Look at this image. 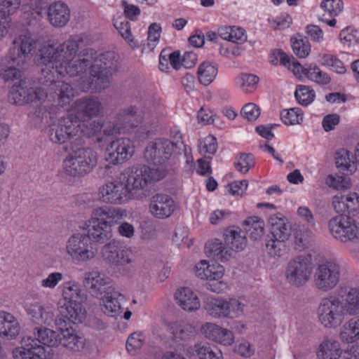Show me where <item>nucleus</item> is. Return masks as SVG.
Listing matches in <instances>:
<instances>
[{
	"mask_svg": "<svg viewBox=\"0 0 359 359\" xmlns=\"http://www.w3.org/2000/svg\"><path fill=\"white\" fill-rule=\"evenodd\" d=\"M63 279L60 272H52L41 281V286L43 288L54 289Z\"/></svg>",
	"mask_w": 359,
	"mask_h": 359,
	"instance_id": "63",
	"label": "nucleus"
},
{
	"mask_svg": "<svg viewBox=\"0 0 359 359\" xmlns=\"http://www.w3.org/2000/svg\"><path fill=\"white\" fill-rule=\"evenodd\" d=\"M342 271V262L338 259L326 260L319 264L314 273L316 287L325 292L333 290L339 283Z\"/></svg>",
	"mask_w": 359,
	"mask_h": 359,
	"instance_id": "10",
	"label": "nucleus"
},
{
	"mask_svg": "<svg viewBox=\"0 0 359 359\" xmlns=\"http://www.w3.org/2000/svg\"><path fill=\"white\" fill-rule=\"evenodd\" d=\"M340 300L346 316H359V287L347 288Z\"/></svg>",
	"mask_w": 359,
	"mask_h": 359,
	"instance_id": "31",
	"label": "nucleus"
},
{
	"mask_svg": "<svg viewBox=\"0 0 359 359\" xmlns=\"http://www.w3.org/2000/svg\"><path fill=\"white\" fill-rule=\"evenodd\" d=\"M337 167L342 172L353 173L356 170L355 156L346 149H341L335 154Z\"/></svg>",
	"mask_w": 359,
	"mask_h": 359,
	"instance_id": "39",
	"label": "nucleus"
},
{
	"mask_svg": "<svg viewBox=\"0 0 359 359\" xmlns=\"http://www.w3.org/2000/svg\"><path fill=\"white\" fill-rule=\"evenodd\" d=\"M305 76L309 80L322 86L327 85L331 81V78L328 74L322 71L317 65L306 68Z\"/></svg>",
	"mask_w": 359,
	"mask_h": 359,
	"instance_id": "47",
	"label": "nucleus"
},
{
	"mask_svg": "<svg viewBox=\"0 0 359 359\" xmlns=\"http://www.w3.org/2000/svg\"><path fill=\"white\" fill-rule=\"evenodd\" d=\"M70 151L83 170L85 175L90 173L96 166L97 162V153L88 147L81 144H75L71 142Z\"/></svg>",
	"mask_w": 359,
	"mask_h": 359,
	"instance_id": "21",
	"label": "nucleus"
},
{
	"mask_svg": "<svg viewBox=\"0 0 359 359\" xmlns=\"http://www.w3.org/2000/svg\"><path fill=\"white\" fill-rule=\"evenodd\" d=\"M320 63L323 66L328 67L337 74H345L346 69L337 57L331 54H323L320 55Z\"/></svg>",
	"mask_w": 359,
	"mask_h": 359,
	"instance_id": "46",
	"label": "nucleus"
},
{
	"mask_svg": "<svg viewBox=\"0 0 359 359\" xmlns=\"http://www.w3.org/2000/svg\"><path fill=\"white\" fill-rule=\"evenodd\" d=\"M144 337L141 332L132 333L126 341V349L131 355H135L142 348L144 341Z\"/></svg>",
	"mask_w": 359,
	"mask_h": 359,
	"instance_id": "53",
	"label": "nucleus"
},
{
	"mask_svg": "<svg viewBox=\"0 0 359 359\" xmlns=\"http://www.w3.org/2000/svg\"><path fill=\"white\" fill-rule=\"evenodd\" d=\"M339 337L341 341L346 344L359 341V316H352L343 324Z\"/></svg>",
	"mask_w": 359,
	"mask_h": 359,
	"instance_id": "32",
	"label": "nucleus"
},
{
	"mask_svg": "<svg viewBox=\"0 0 359 359\" xmlns=\"http://www.w3.org/2000/svg\"><path fill=\"white\" fill-rule=\"evenodd\" d=\"M285 241H278L276 238L270 237L266 244L268 253L273 257H280L285 248Z\"/></svg>",
	"mask_w": 359,
	"mask_h": 359,
	"instance_id": "61",
	"label": "nucleus"
},
{
	"mask_svg": "<svg viewBox=\"0 0 359 359\" xmlns=\"http://www.w3.org/2000/svg\"><path fill=\"white\" fill-rule=\"evenodd\" d=\"M168 331L175 341H187L195 333V328L184 321H177L168 325Z\"/></svg>",
	"mask_w": 359,
	"mask_h": 359,
	"instance_id": "35",
	"label": "nucleus"
},
{
	"mask_svg": "<svg viewBox=\"0 0 359 359\" xmlns=\"http://www.w3.org/2000/svg\"><path fill=\"white\" fill-rule=\"evenodd\" d=\"M13 359H52L51 349L39 344L31 336H24L20 341V346L12 351Z\"/></svg>",
	"mask_w": 359,
	"mask_h": 359,
	"instance_id": "16",
	"label": "nucleus"
},
{
	"mask_svg": "<svg viewBox=\"0 0 359 359\" xmlns=\"http://www.w3.org/2000/svg\"><path fill=\"white\" fill-rule=\"evenodd\" d=\"M20 332V325L18 319L11 313L0 311V337L13 340Z\"/></svg>",
	"mask_w": 359,
	"mask_h": 359,
	"instance_id": "28",
	"label": "nucleus"
},
{
	"mask_svg": "<svg viewBox=\"0 0 359 359\" xmlns=\"http://www.w3.org/2000/svg\"><path fill=\"white\" fill-rule=\"evenodd\" d=\"M161 26L157 23H152L148 29V37L147 46L149 48L153 49L155 43L160 39Z\"/></svg>",
	"mask_w": 359,
	"mask_h": 359,
	"instance_id": "64",
	"label": "nucleus"
},
{
	"mask_svg": "<svg viewBox=\"0 0 359 359\" xmlns=\"http://www.w3.org/2000/svg\"><path fill=\"white\" fill-rule=\"evenodd\" d=\"M61 314L73 323H81L86 317L82 301L65 302L60 308Z\"/></svg>",
	"mask_w": 359,
	"mask_h": 359,
	"instance_id": "34",
	"label": "nucleus"
},
{
	"mask_svg": "<svg viewBox=\"0 0 359 359\" xmlns=\"http://www.w3.org/2000/svg\"><path fill=\"white\" fill-rule=\"evenodd\" d=\"M34 334L35 336L34 339H36L39 344L48 348H50V346L56 345L59 341V339L57 340L59 334L49 328L36 327Z\"/></svg>",
	"mask_w": 359,
	"mask_h": 359,
	"instance_id": "41",
	"label": "nucleus"
},
{
	"mask_svg": "<svg viewBox=\"0 0 359 359\" xmlns=\"http://www.w3.org/2000/svg\"><path fill=\"white\" fill-rule=\"evenodd\" d=\"M62 168L66 175L71 177H82L86 175L70 151L63 161Z\"/></svg>",
	"mask_w": 359,
	"mask_h": 359,
	"instance_id": "49",
	"label": "nucleus"
},
{
	"mask_svg": "<svg viewBox=\"0 0 359 359\" xmlns=\"http://www.w3.org/2000/svg\"><path fill=\"white\" fill-rule=\"evenodd\" d=\"M319 323L327 329H336L341 325L345 317L340 298L336 296L323 297L317 308Z\"/></svg>",
	"mask_w": 359,
	"mask_h": 359,
	"instance_id": "9",
	"label": "nucleus"
},
{
	"mask_svg": "<svg viewBox=\"0 0 359 359\" xmlns=\"http://www.w3.org/2000/svg\"><path fill=\"white\" fill-rule=\"evenodd\" d=\"M224 267L220 264H209L205 260H202L195 266L196 276L201 279L208 280H218L222 285L220 279L224 276Z\"/></svg>",
	"mask_w": 359,
	"mask_h": 359,
	"instance_id": "30",
	"label": "nucleus"
},
{
	"mask_svg": "<svg viewBox=\"0 0 359 359\" xmlns=\"http://www.w3.org/2000/svg\"><path fill=\"white\" fill-rule=\"evenodd\" d=\"M97 196L101 202L112 205H121L132 199L130 191L120 175L114 180L101 185L98 189Z\"/></svg>",
	"mask_w": 359,
	"mask_h": 359,
	"instance_id": "13",
	"label": "nucleus"
},
{
	"mask_svg": "<svg viewBox=\"0 0 359 359\" xmlns=\"http://www.w3.org/2000/svg\"><path fill=\"white\" fill-rule=\"evenodd\" d=\"M76 111L83 116L92 118L103 113L104 107L100 99L94 96H86L75 102Z\"/></svg>",
	"mask_w": 359,
	"mask_h": 359,
	"instance_id": "27",
	"label": "nucleus"
},
{
	"mask_svg": "<svg viewBox=\"0 0 359 359\" xmlns=\"http://www.w3.org/2000/svg\"><path fill=\"white\" fill-rule=\"evenodd\" d=\"M271 237L278 241H287L291 234V225L287 219L280 215H271L269 219Z\"/></svg>",
	"mask_w": 359,
	"mask_h": 359,
	"instance_id": "29",
	"label": "nucleus"
},
{
	"mask_svg": "<svg viewBox=\"0 0 359 359\" xmlns=\"http://www.w3.org/2000/svg\"><path fill=\"white\" fill-rule=\"evenodd\" d=\"M182 147L186 150V146L180 140L171 141L166 138H157L147 145L144 158L147 162L158 167L168 168L170 173L172 168L169 161L174 154L180 153Z\"/></svg>",
	"mask_w": 359,
	"mask_h": 359,
	"instance_id": "4",
	"label": "nucleus"
},
{
	"mask_svg": "<svg viewBox=\"0 0 359 359\" xmlns=\"http://www.w3.org/2000/svg\"><path fill=\"white\" fill-rule=\"evenodd\" d=\"M254 165L252 154H242L235 162L236 168L242 173H246Z\"/></svg>",
	"mask_w": 359,
	"mask_h": 359,
	"instance_id": "59",
	"label": "nucleus"
},
{
	"mask_svg": "<svg viewBox=\"0 0 359 359\" xmlns=\"http://www.w3.org/2000/svg\"><path fill=\"white\" fill-rule=\"evenodd\" d=\"M142 120V117L137 114L135 107H126L119 111L114 121H109L102 123L101 136L105 142L109 137L125 133L130 128L137 127Z\"/></svg>",
	"mask_w": 359,
	"mask_h": 359,
	"instance_id": "7",
	"label": "nucleus"
},
{
	"mask_svg": "<svg viewBox=\"0 0 359 359\" xmlns=\"http://www.w3.org/2000/svg\"><path fill=\"white\" fill-rule=\"evenodd\" d=\"M317 355L319 359H351L355 355L343 351L337 340L327 339L320 345Z\"/></svg>",
	"mask_w": 359,
	"mask_h": 359,
	"instance_id": "26",
	"label": "nucleus"
},
{
	"mask_svg": "<svg viewBox=\"0 0 359 359\" xmlns=\"http://www.w3.org/2000/svg\"><path fill=\"white\" fill-rule=\"evenodd\" d=\"M320 7L331 18L338 15L344 8V4L341 0H323L320 4Z\"/></svg>",
	"mask_w": 359,
	"mask_h": 359,
	"instance_id": "57",
	"label": "nucleus"
},
{
	"mask_svg": "<svg viewBox=\"0 0 359 359\" xmlns=\"http://www.w3.org/2000/svg\"><path fill=\"white\" fill-rule=\"evenodd\" d=\"M226 244L233 250L241 251L247 244L245 236L241 232V230L237 229H227L224 234Z\"/></svg>",
	"mask_w": 359,
	"mask_h": 359,
	"instance_id": "38",
	"label": "nucleus"
},
{
	"mask_svg": "<svg viewBox=\"0 0 359 359\" xmlns=\"http://www.w3.org/2000/svg\"><path fill=\"white\" fill-rule=\"evenodd\" d=\"M83 41L80 36H70L63 43L44 42L37 55V65L41 66L39 81L53 82L59 75L74 77L90 69L88 78H80L77 87L82 92H100L108 88L118 65L114 52L97 55L92 48L79 50Z\"/></svg>",
	"mask_w": 359,
	"mask_h": 359,
	"instance_id": "1",
	"label": "nucleus"
},
{
	"mask_svg": "<svg viewBox=\"0 0 359 359\" xmlns=\"http://www.w3.org/2000/svg\"><path fill=\"white\" fill-rule=\"evenodd\" d=\"M47 16L51 25L55 27H63L70 20L71 11L65 3L55 1L48 6Z\"/></svg>",
	"mask_w": 359,
	"mask_h": 359,
	"instance_id": "24",
	"label": "nucleus"
},
{
	"mask_svg": "<svg viewBox=\"0 0 359 359\" xmlns=\"http://www.w3.org/2000/svg\"><path fill=\"white\" fill-rule=\"evenodd\" d=\"M168 174L169 169L168 168H151L145 165H139L125 169L120 175L129 189L130 196L133 199L142 198L140 195L135 196L137 191L144 189L148 183L160 181Z\"/></svg>",
	"mask_w": 359,
	"mask_h": 359,
	"instance_id": "3",
	"label": "nucleus"
},
{
	"mask_svg": "<svg viewBox=\"0 0 359 359\" xmlns=\"http://www.w3.org/2000/svg\"><path fill=\"white\" fill-rule=\"evenodd\" d=\"M194 351L199 359H223L222 351L208 344H196Z\"/></svg>",
	"mask_w": 359,
	"mask_h": 359,
	"instance_id": "45",
	"label": "nucleus"
},
{
	"mask_svg": "<svg viewBox=\"0 0 359 359\" xmlns=\"http://www.w3.org/2000/svg\"><path fill=\"white\" fill-rule=\"evenodd\" d=\"M217 65L208 61L201 63L198 68V78L201 83L208 86L217 74Z\"/></svg>",
	"mask_w": 359,
	"mask_h": 359,
	"instance_id": "42",
	"label": "nucleus"
},
{
	"mask_svg": "<svg viewBox=\"0 0 359 359\" xmlns=\"http://www.w3.org/2000/svg\"><path fill=\"white\" fill-rule=\"evenodd\" d=\"M62 295L65 302L83 301L84 299L80 285L74 281H67L62 284Z\"/></svg>",
	"mask_w": 359,
	"mask_h": 359,
	"instance_id": "43",
	"label": "nucleus"
},
{
	"mask_svg": "<svg viewBox=\"0 0 359 359\" xmlns=\"http://www.w3.org/2000/svg\"><path fill=\"white\" fill-rule=\"evenodd\" d=\"M9 93L11 102L19 106L48 98L47 93L43 88H34L32 82L27 79H20L15 83Z\"/></svg>",
	"mask_w": 359,
	"mask_h": 359,
	"instance_id": "12",
	"label": "nucleus"
},
{
	"mask_svg": "<svg viewBox=\"0 0 359 359\" xmlns=\"http://www.w3.org/2000/svg\"><path fill=\"white\" fill-rule=\"evenodd\" d=\"M65 251L76 262H88L96 256L89 238L81 233H75L67 240Z\"/></svg>",
	"mask_w": 359,
	"mask_h": 359,
	"instance_id": "11",
	"label": "nucleus"
},
{
	"mask_svg": "<svg viewBox=\"0 0 359 359\" xmlns=\"http://www.w3.org/2000/svg\"><path fill=\"white\" fill-rule=\"evenodd\" d=\"M114 25L121 36L130 43V46H133V43L135 46L136 45L132 38L130 24L126 19L116 20Z\"/></svg>",
	"mask_w": 359,
	"mask_h": 359,
	"instance_id": "58",
	"label": "nucleus"
},
{
	"mask_svg": "<svg viewBox=\"0 0 359 359\" xmlns=\"http://www.w3.org/2000/svg\"><path fill=\"white\" fill-rule=\"evenodd\" d=\"M24 309L34 324L50 326L55 321L53 309L41 302L27 303Z\"/></svg>",
	"mask_w": 359,
	"mask_h": 359,
	"instance_id": "20",
	"label": "nucleus"
},
{
	"mask_svg": "<svg viewBox=\"0 0 359 359\" xmlns=\"http://www.w3.org/2000/svg\"><path fill=\"white\" fill-rule=\"evenodd\" d=\"M226 318H236L243 315L245 304L237 299H226Z\"/></svg>",
	"mask_w": 359,
	"mask_h": 359,
	"instance_id": "51",
	"label": "nucleus"
},
{
	"mask_svg": "<svg viewBox=\"0 0 359 359\" xmlns=\"http://www.w3.org/2000/svg\"><path fill=\"white\" fill-rule=\"evenodd\" d=\"M82 137L84 136L95 137L99 143L104 142V137L101 136L102 123L98 121H88L82 123Z\"/></svg>",
	"mask_w": 359,
	"mask_h": 359,
	"instance_id": "44",
	"label": "nucleus"
},
{
	"mask_svg": "<svg viewBox=\"0 0 359 359\" xmlns=\"http://www.w3.org/2000/svg\"><path fill=\"white\" fill-rule=\"evenodd\" d=\"M175 297L177 304L185 311H194L200 308L201 304L197 295L189 287L178 289Z\"/></svg>",
	"mask_w": 359,
	"mask_h": 359,
	"instance_id": "33",
	"label": "nucleus"
},
{
	"mask_svg": "<svg viewBox=\"0 0 359 359\" xmlns=\"http://www.w3.org/2000/svg\"><path fill=\"white\" fill-rule=\"evenodd\" d=\"M124 297L114 288H108L102 298L100 306L103 312L111 317H116L122 312L121 302Z\"/></svg>",
	"mask_w": 359,
	"mask_h": 359,
	"instance_id": "23",
	"label": "nucleus"
},
{
	"mask_svg": "<svg viewBox=\"0 0 359 359\" xmlns=\"http://www.w3.org/2000/svg\"><path fill=\"white\" fill-rule=\"evenodd\" d=\"M205 252L208 257L221 262H225L231 257V252L223 248L219 239L207 242L205 245Z\"/></svg>",
	"mask_w": 359,
	"mask_h": 359,
	"instance_id": "40",
	"label": "nucleus"
},
{
	"mask_svg": "<svg viewBox=\"0 0 359 359\" xmlns=\"http://www.w3.org/2000/svg\"><path fill=\"white\" fill-rule=\"evenodd\" d=\"M294 96L299 104L307 106L313 101L315 92L308 86L300 85L297 87Z\"/></svg>",
	"mask_w": 359,
	"mask_h": 359,
	"instance_id": "52",
	"label": "nucleus"
},
{
	"mask_svg": "<svg viewBox=\"0 0 359 359\" xmlns=\"http://www.w3.org/2000/svg\"><path fill=\"white\" fill-rule=\"evenodd\" d=\"M36 48V42L29 34L15 37L9 48L8 57L13 64L23 65L30 59Z\"/></svg>",
	"mask_w": 359,
	"mask_h": 359,
	"instance_id": "17",
	"label": "nucleus"
},
{
	"mask_svg": "<svg viewBox=\"0 0 359 359\" xmlns=\"http://www.w3.org/2000/svg\"><path fill=\"white\" fill-rule=\"evenodd\" d=\"M82 123L83 121L74 114H68L62 117L58 124L49 130L50 141L53 143L62 144L68 140H73L77 144H82Z\"/></svg>",
	"mask_w": 359,
	"mask_h": 359,
	"instance_id": "6",
	"label": "nucleus"
},
{
	"mask_svg": "<svg viewBox=\"0 0 359 359\" xmlns=\"http://www.w3.org/2000/svg\"><path fill=\"white\" fill-rule=\"evenodd\" d=\"M127 216L126 210L111 206H101L94 208L90 218L82 225L86 231L85 234L97 243L103 244L112 236L111 227Z\"/></svg>",
	"mask_w": 359,
	"mask_h": 359,
	"instance_id": "2",
	"label": "nucleus"
},
{
	"mask_svg": "<svg viewBox=\"0 0 359 359\" xmlns=\"http://www.w3.org/2000/svg\"><path fill=\"white\" fill-rule=\"evenodd\" d=\"M243 226L245 231L252 240H259L264 234V222L257 216L248 217L244 220Z\"/></svg>",
	"mask_w": 359,
	"mask_h": 359,
	"instance_id": "36",
	"label": "nucleus"
},
{
	"mask_svg": "<svg viewBox=\"0 0 359 359\" xmlns=\"http://www.w3.org/2000/svg\"><path fill=\"white\" fill-rule=\"evenodd\" d=\"M259 81V78L250 74H243L236 79V85L243 91H251Z\"/></svg>",
	"mask_w": 359,
	"mask_h": 359,
	"instance_id": "55",
	"label": "nucleus"
},
{
	"mask_svg": "<svg viewBox=\"0 0 359 359\" xmlns=\"http://www.w3.org/2000/svg\"><path fill=\"white\" fill-rule=\"evenodd\" d=\"M312 266L309 260L302 256L292 259L285 269V278L287 283L294 287L305 285L310 279Z\"/></svg>",
	"mask_w": 359,
	"mask_h": 359,
	"instance_id": "15",
	"label": "nucleus"
},
{
	"mask_svg": "<svg viewBox=\"0 0 359 359\" xmlns=\"http://www.w3.org/2000/svg\"><path fill=\"white\" fill-rule=\"evenodd\" d=\"M175 208L174 200L168 194H156L150 200L149 211L158 219L169 217Z\"/></svg>",
	"mask_w": 359,
	"mask_h": 359,
	"instance_id": "22",
	"label": "nucleus"
},
{
	"mask_svg": "<svg viewBox=\"0 0 359 359\" xmlns=\"http://www.w3.org/2000/svg\"><path fill=\"white\" fill-rule=\"evenodd\" d=\"M111 279L97 270H92L84 274L83 285L92 296L100 297L102 287L110 283Z\"/></svg>",
	"mask_w": 359,
	"mask_h": 359,
	"instance_id": "25",
	"label": "nucleus"
},
{
	"mask_svg": "<svg viewBox=\"0 0 359 359\" xmlns=\"http://www.w3.org/2000/svg\"><path fill=\"white\" fill-rule=\"evenodd\" d=\"M134 149V144L129 138H117L107 147L106 159L114 165L123 163L133 156Z\"/></svg>",
	"mask_w": 359,
	"mask_h": 359,
	"instance_id": "18",
	"label": "nucleus"
},
{
	"mask_svg": "<svg viewBox=\"0 0 359 359\" xmlns=\"http://www.w3.org/2000/svg\"><path fill=\"white\" fill-rule=\"evenodd\" d=\"M63 323L65 321L61 318L55 320V324L60 330V344L73 353L82 351L86 346V339L72 327L63 329Z\"/></svg>",
	"mask_w": 359,
	"mask_h": 359,
	"instance_id": "19",
	"label": "nucleus"
},
{
	"mask_svg": "<svg viewBox=\"0 0 359 359\" xmlns=\"http://www.w3.org/2000/svg\"><path fill=\"white\" fill-rule=\"evenodd\" d=\"M101 255L103 260L114 268L130 264L133 262L131 250L116 239L102 246Z\"/></svg>",
	"mask_w": 359,
	"mask_h": 359,
	"instance_id": "14",
	"label": "nucleus"
},
{
	"mask_svg": "<svg viewBox=\"0 0 359 359\" xmlns=\"http://www.w3.org/2000/svg\"><path fill=\"white\" fill-rule=\"evenodd\" d=\"M332 235L342 243H349V250L359 258V250L353 245H359V218L349 219L341 216L332 218L328 223Z\"/></svg>",
	"mask_w": 359,
	"mask_h": 359,
	"instance_id": "5",
	"label": "nucleus"
},
{
	"mask_svg": "<svg viewBox=\"0 0 359 359\" xmlns=\"http://www.w3.org/2000/svg\"><path fill=\"white\" fill-rule=\"evenodd\" d=\"M325 184L337 190L347 189L351 186L349 179L337 175H329L325 179Z\"/></svg>",
	"mask_w": 359,
	"mask_h": 359,
	"instance_id": "56",
	"label": "nucleus"
},
{
	"mask_svg": "<svg viewBox=\"0 0 359 359\" xmlns=\"http://www.w3.org/2000/svg\"><path fill=\"white\" fill-rule=\"evenodd\" d=\"M22 0H0V18L8 19L15 15L21 6Z\"/></svg>",
	"mask_w": 359,
	"mask_h": 359,
	"instance_id": "50",
	"label": "nucleus"
},
{
	"mask_svg": "<svg viewBox=\"0 0 359 359\" xmlns=\"http://www.w3.org/2000/svg\"><path fill=\"white\" fill-rule=\"evenodd\" d=\"M332 205L339 214H348L346 194H338L332 197Z\"/></svg>",
	"mask_w": 359,
	"mask_h": 359,
	"instance_id": "62",
	"label": "nucleus"
},
{
	"mask_svg": "<svg viewBox=\"0 0 359 359\" xmlns=\"http://www.w3.org/2000/svg\"><path fill=\"white\" fill-rule=\"evenodd\" d=\"M242 116L249 121H255L260 115V109L257 105L254 103H248L241 109Z\"/></svg>",
	"mask_w": 359,
	"mask_h": 359,
	"instance_id": "60",
	"label": "nucleus"
},
{
	"mask_svg": "<svg viewBox=\"0 0 359 359\" xmlns=\"http://www.w3.org/2000/svg\"><path fill=\"white\" fill-rule=\"evenodd\" d=\"M226 299L208 297L204 302V309L215 318H226Z\"/></svg>",
	"mask_w": 359,
	"mask_h": 359,
	"instance_id": "37",
	"label": "nucleus"
},
{
	"mask_svg": "<svg viewBox=\"0 0 359 359\" xmlns=\"http://www.w3.org/2000/svg\"><path fill=\"white\" fill-rule=\"evenodd\" d=\"M291 46L294 53L300 58L306 57L311 51V45L308 39L300 36L291 39Z\"/></svg>",
	"mask_w": 359,
	"mask_h": 359,
	"instance_id": "48",
	"label": "nucleus"
},
{
	"mask_svg": "<svg viewBox=\"0 0 359 359\" xmlns=\"http://www.w3.org/2000/svg\"><path fill=\"white\" fill-rule=\"evenodd\" d=\"M46 86H51V89L54 90V93L56 96L53 98L57 102V105H53L50 103V99L46 100L44 99L43 102L39 108L38 113L39 116H41V118H47L48 114L50 115V118L52 114H55L57 111V106L64 107L70 104L76 96V91L74 88L68 83L63 81H56V79L53 82H48L47 83H43Z\"/></svg>",
	"mask_w": 359,
	"mask_h": 359,
	"instance_id": "8",
	"label": "nucleus"
},
{
	"mask_svg": "<svg viewBox=\"0 0 359 359\" xmlns=\"http://www.w3.org/2000/svg\"><path fill=\"white\" fill-rule=\"evenodd\" d=\"M282 121L287 126L299 124L303 119V114L299 108L285 109L280 114Z\"/></svg>",
	"mask_w": 359,
	"mask_h": 359,
	"instance_id": "54",
	"label": "nucleus"
}]
</instances>
